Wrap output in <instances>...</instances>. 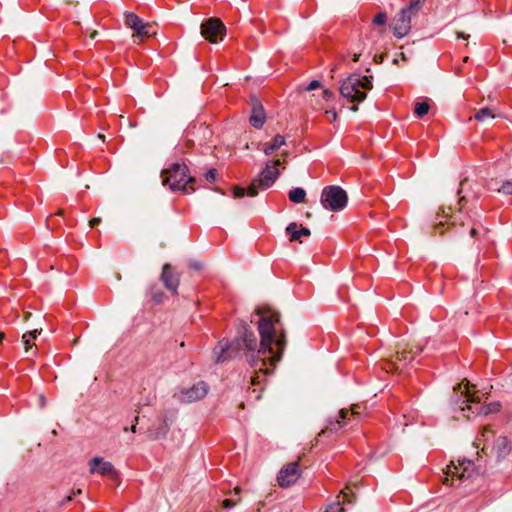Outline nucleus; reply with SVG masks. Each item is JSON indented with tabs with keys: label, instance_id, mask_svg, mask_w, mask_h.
Returning <instances> with one entry per match:
<instances>
[{
	"label": "nucleus",
	"instance_id": "1",
	"mask_svg": "<svg viewBox=\"0 0 512 512\" xmlns=\"http://www.w3.org/2000/svg\"><path fill=\"white\" fill-rule=\"evenodd\" d=\"M258 332L260 341L249 325L242 321L238 327V337L232 342L221 340L214 350L217 363L232 357L234 352L238 354L243 351L246 361L254 368L251 377L254 385L261 383L272 372L287 346L286 331L280 327V315L277 312L260 316Z\"/></svg>",
	"mask_w": 512,
	"mask_h": 512
},
{
	"label": "nucleus",
	"instance_id": "2",
	"mask_svg": "<svg viewBox=\"0 0 512 512\" xmlns=\"http://www.w3.org/2000/svg\"><path fill=\"white\" fill-rule=\"evenodd\" d=\"M465 200V197L459 199V204L461 205L459 211L455 214L446 213L444 209H442L443 215L439 214L436 216L434 221V230L435 233L443 234V231L440 230L444 225H449L455 229V232L458 234H463L465 232V227H467V231L472 238H476L478 235L477 222L471 218V216L466 215L462 212V202Z\"/></svg>",
	"mask_w": 512,
	"mask_h": 512
},
{
	"label": "nucleus",
	"instance_id": "3",
	"mask_svg": "<svg viewBox=\"0 0 512 512\" xmlns=\"http://www.w3.org/2000/svg\"><path fill=\"white\" fill-rule=\"evenodd\" d=\"M188 172V167L184 163H172L162 171V183L172 191L193 192L194 188L189 185L194 183L195 179L189 176Z\"/></svg>",
	"mask_w": 512,
	"mask_h": 512
},
{
	"label": "nucleus",
	"instance_id": "4",
	"mask_svg": "<svg viewBox=\"0 0 512 512\" xmlns=\"http://www.w3.org/2000/svg\"><path fill=\"white\" fill-rule=\"evenodd\" d=\"M372 88V76L352 74L342 82L340 94L350 102L358 104L367 97L366 92L362 90H371Z\"/></svg>",
	"mask_w": 512,
	"mask_h": 512
},
{
	"label": "nucleus",
	"instance_id": "5",
	"mask_svg": "<svg viewBox=\"0 0 512 512\" xmlns=\"http://www.w3.org/2000/svg\"><path fill=\"white\" fill-rule=\"evenodd\" d=\"M425 0H410L409 4L397 13L390 24L397 38L405 37L411 30L412 19L415 18Z\"/></svg>",
	"mask_w": 512,
	"mask_h": 512
},
{
	"label": "nucleus",
	"instance_id": "6",
	"mask_svg": "<svg viewBox=\"0 0 512 512\" xmlns=\"http://www.w3.org/2000/svg\"><path fill=\"white\" fill-rule=\"evenodd\" d=\"M459 391L455 393L453 404L455 409L463 412L465 417L471 414H483L484 405L481 404L480 396L475 392L472 393L469 389V382L467 381L462 390V384L458 385Z\"/></svg>",
	"mask_w": 512,
	"mask_h": 512
},
{
	"label": "nucleus",
	"instance_id": "7",
	"mask_svg": "<svg viewBox=\"0 0 512 512\" xmlns=\"http://www.w3.org/2000/svg\"><path fill=\"white\" fill-rule=\"evenodd\" d=\"M279 165H281V160L279 159L266 162L259 176L253 179L249 185L247 195L255 197L258 195L259 190L270 188L280 176V171L277 168Z\"/></svg>",
	"mask_w": 512,
	"mask_h": 512
},
{
	"label": "nucleus",
	"instance_id": "8",
	"mask_svg": "<svg viewBox=\"0 0 512 512\" xmlns=\"http://www.w3.org/2000/svg\"><path fill=\"white\" fill-rule=\"evenodd\" d=\"M320 202L325 209L337 212L347 206L348 195L340 186L330 185L323 188Z\"/></svg>",
	"mask_w": 512,
	"mask_h": 512
},
{
	"label": "nucleus",
	"instance_id": "9",
	"mask_svg": "<svg viewBox=\"0 0 512 512\" xmlns=\"http://www.w3.org/2000/svg\"><path fill=\"white\" fill-rule=\"evenodd\" d=\"M359 408V405H353L350 410L341 409L336 417H331L327 420V426L321 430L318 436H328L331 433L337 432L341 428L345 427L352 420L356 418L358 419L360 415Z\"/></svg>",
	"mask_w": 512,
	"mask_h": 512
},
{
	"label": "nucleus",
	"instance_id": "10",
	"mask_svg": "<svg viewBox=\"0 0 512 512\" xmlns=\"http://www.w3.org/2000/svg\"><path fill=\"white\" fill-rule=\"evenodd\" d=\"M225 31V25L218 18H210L201 25L202 36L212 43L221 40Z\"/></svg>",
	"mask_w": 512,
	"mask_h": 512
},
{
	"label": "nucleus",
	"instance_id": "11",
	"mask_svg": "<svg viewBox=\"0 0 512 512\" xmlns=\"http://www.w3.org/2000/svg\"><path fill=\"white\" fill-rule=\"evenodd\" d=\"M209 390V386L204 381H199L189 388H183L177 395V399L183 403H192L203 399Z\"/></svg>",
	"mask_w": 512,
	"mask_h": 512
},
{
	"label": "nucleus",
	"instance_id": "12",
	"mask_svg": "<svg viewBox=\"0 0 512 512\" xmlns=\"http://www.w3.org/2000/svg\"><path fill=\"white\" fill-rule=\"evenodd\" d=\"M301 475L299 463L297 461L285 465L277 476L280 487H289L293 485Z\"/></svg>",
	"mask_w": 512,
	"mask_h": 512
},
{
	"label": "nucleus",
	"instance_id": "13",
	"mask_svg": "<svg viewBox=\"0 0 512 512\" xmlns=\"http://www.w3.org/2000/svg\"><path fill=\"white\" fill-rule=\"evenodd\" d=\"M160 280L164 287L171 292L172 295L178 294V287L180 283V274L177 273L171 264L165 263L162 266Z\"/></svg>",
	"mask_w": 512,
	"mask_h": 512
},
{
	"label": "nucleus",
	"instance_id": "14",
	"mask_svg": "<svg viewBox=\"0 0 512 512\" xmlns=\"http://www.w3.org/2000/svg\"><path fill=\"white\" fill-rule=\"evenodd\" d=\"M90 473H98L102 476H107L113 480L118 479V473L115 470L113 464L109 461H105L102 457H93L89 462Z\"/></svg>",
	"mask_w": 512,
	"mask_h": 512
},
{
	"label": "nucleus",
	"instance_id": "15",
	"mask_svg": "<svg viewBox=\"0 0 512 512\" xmlns=\"http://www.w3.org/2000/svg\"><path fill=\"white\" fill-rule=\"evenodd\" d=\"M422 351L421 348H417L415 351L413 349L406 350L403 349L402 351H397L396 355L393 357L392 360H390L387 363V366L385 367L387 370H401L403 367L410 364L415 355L420 353Z\"/></svg>",
	"mask_w": 512,
	"mask_h": 512
},
{
	"label": "nucleus",
	"instance_id": "16",
	"mask_svg": "<svg viewBox=\"0 0 512 512\" xmlns=\"http://www.w3.org/2000/svg\"><path fill=\"white\" fill-rule=\"evenodd\" d=\"M266 121V113L261 101L256 98H251V116L249 118L250 124L256 128L260 129L263 127Z\"/></svg>",
	"mask_w": 512,
	"mask_h": 512
},
{
	"label": "nucleus",
	"instance_id": "17",
	"mask_svg": "<svg viewBox=\"0 0 512 512\" xmlns=\"http://www.w3.org/2000/svg\"><path fill=\"white\" fill-rule=\"evenodd\" d=\"M170 425L171 422L169 421L167 415H164L159 422L153 423L149 428L148 437L152 440H158L166 437L170 429Z\"/></svg>",
	"mask_w": 512,
	"mask_h": 512
},
{
	"label": "nucleus",
	"instance_id": "18",
	"mask_svg": "<svg viewBox=\"0 0 512 512\" xmlns=\"http://www.w3.org/2000/svg\"><path fill=\"white\" fill-rule=\"evenodd\" d=\"M493 449L498 459L505 458L511 451L512 446L510 441L505 436H500L496 439Z\"/></svg>",
	"mask_w": 512,
	"mask_h": 512
},
{
	"label": "nucleus",
	"instance_id": "19",
	"mask_svg": "<svg viewBox=\"0 0 512 512\" xmlns=\"http://www.w3.org/2000/svg\"><path fill=\"white\" fill-rule=\"evenodd\" d=\"M286 233L289 235L290 241H299V242H301L302 236L308 237L311 235L310 229H308L306 227H301L300 229H298V225L295 222L290 223L286 227Z\"/></svg>",
	"mask_w": 512,
	"mask_h": 512
},
{
	"label": "nucleus",
	"instance_id": "20",
	"mask_svg": "<svg viewBox=\"0 0 512 512\" xmlns=\"http://www.w3.org/2000/svg\"><path fill=\"white\" fill-rule=\"evenodd\" d=\"M133 37L139 39L140 41L144 40L145 38H149L152 35L156 34V31L154 29V26L150 23H144L141 21L135 28H134Z\"/></svg>",
	"mask_w": 512,
	"mask_h": 512
},
{
	"label": "nucleus",
	"instance_id": "21",
	"mask_svg": "<svg viewBox=\"0 0 512 512\" xmlns=\"http://www.w3.org/2000/svg\"><path fill=\"white\" fill-rule=\"evenodd\" d=\"M350 496L346 494L344 491L341 492V495L337 496V501L329 504L326 507L324 512H344L343 503L347 499L348 502L352 503L354 500L349 498Z\"/></svg>",
	"mask_w": 512,
	"mask_h": 512
},
{
	"label": "nucleus",
	"instance_id": "22",
	"mask_svg": "<svg viewBox=\"0 0 512 512\" xmlns=\"http://www.w3.org/2000/svg\"><path fill=\"white\" fill-rule=\"evenodd\" d=\"M463 461H459V463L456 465L453 462L447 466L446 469V477L444 480V484L446 485H454V481L457 478V475H453V471L461 472L463 471Z\"/></svg>",
	"mask_w": 512,
	"mask_h": 512
},
{
	"label": "nucleus",
	"instance_id": "23",
	"mask_svg": "<svg viewBox=\"0 0 512 512\" xmlns=\"http://www.w3.org/2000/svg\"><path fill=\"white\" fill-rule=\"evenodd\" d=\"M286 141H285V137L280 135V134H277L271 143L269 144H265L264 148H263V152L265 155H271L275 150L281 148L283 145H285Z\"/></svg>",
	"mask_w": 512,
	"mask_h": 512
},
{
	"label": "nucleus",
	"instance_id": "24",
	"mask_svg": "<svg viewBox=\"0 0 512 512\" xmlns=\"http://www.w3.org/2000/svg\"><path fill=\"white\" fill-rule=\"evenodd\" d=\"M463 471L457 472L453 471V475H457V479L460 481H464L466 479H470L474 474V463L470 460H463Z\"/></svg>",
	"mask_w": 512,
	"mask_h": 512
},
{
	"label": "nucleus",
	"instance_id": "25",
	"mask_svg": "<svg viewBox=\"0 0 512 512\" xmlns=\"http://www.w3.org/2000/svg\"><path fill=\"white\" fill-rule=\"evenodd\" d=\"M288 197L293 203H303L306 198V191L303 188L297 187L289 191Z\"/></svg>",
	"mask_w": 512,
	"mask_h": 512
},
{
	"label": "nucleus",
	"instance_id": "26",
	"mask_svg": "<svg viewBox=\"0 0 512 512\" xmlns=\"http://www.w3.org/2000/svg\"><path fill=\"white\" fill-rule=\"evenodd\" d=\"M149 295L151 297V300L155 304L162 303L164 298H165L164 292L159 287H157V285H151L150 286V288H149Z\"/></svg>",
	"mask_w": 512,
	"mask_h": 512
},
{
	"label": "nucleus",
	"instance_id": "27",
	"mask_svg": "<svg viewBox=\"0 0 512 512\" xmlns=\"http://www.w3.org/2000/svg\"><path fill=\"white\" fill-rule=\"evenodd\" d=\"M40 331H41V329L40 330L34 329L32 331H29V332L23 334L22 341H23V344L25 345L26 352H28L29 349L33 346L32 340L37 337V334H39Z\"/></svg>",
	"mask_w": 512,
	"mask_h": 512
},
{
	"label": "nucleus",
	"instance_id": "28",
	"mask_svg": "<svg viewBox=\"0 0 512 512\" xmlns=\"http://www.w3.org/2000/svg\"><path fill=\"white\" fill-rule=\"evenodd\" d=\"M142 21L136 14L132 12L125 13V25L132 30Z\"/></svg>",
	"mask_w": 512,
	"mask_h": 512
},
{
	"label": "nucleus",
	"instance_id": "29",
	"mask_svg": "<svg viewBox=\"0 0 512 512\" xmlns=\"http://www.w3.org/2000/svg\"><path fill=\"white\" fill-rule=\"evenodd\" d=\"M474 117L477 121L483 122L488 118H495V115L492 113V110L490 108L484 107L479 109Z\"/></svg>",
	"mask_w": 512,
	"mask_h": 512
},
{
	"label": "nucleus",
	"instance_id": "30",
	"mask_svg": "<svg viewBox=\"0 0 512 512\" xmlns=\"http://www.w3.org/2000/svg\"><path fill=\"white\" fill-rule=\"evenodd\" d=\"M429 109H430V106H429L428 102H426V101L417 102L415 104L414 113L418 117H423V116H425L429 112Z\"/></svg>",
	"mask_w": 512,
	"mask_h": 512
},
{
	"label": "nucleus",
	"instance_id": "31",
	"mask_svg": "<svg viewBox=\"0 0 512 512\" xmlns=\"http://www.w3.org/2000/svg\"><path fill=\"white\" fill-rule=\"evenodd\" d=\"M494 437V431L489 427H484L480 433V436L477 438V441L483 442L484 445Z\"/></svg>",
	"mask_w": 512,
	"mask_h": 512
},
{
	"label": "nucleus",
	"instance_id": "32",
	"mask_svg": "<svg viewBox=\"0 0 512 512\" xmlns=\"http://www.w3.org/2000/svg\"><path fill=\"white\" fill-rule=\"evenodd\" d=\"M483 415H488L490 413H496L500 410L501 405L498 402L490 403L488 405H484Z\"/></svg>",
	"mask_w": 512,
	"mask_h": 512
},
{
	"label": "nucleus",
	"instance_id": "33",
	"mask_svg": "<svg viewBox=\"0 0 512 512\" xmlns=\"http://www.w3.org/2000/svg\"><path fill=\"white\" fill-rule=\"evenodd\" d=\"M386 21H387V15L383 12H380L378 13L374 18H373V24L374 25H378V26H383L386 24Z\"/></svg>",
	"mask_w": 512,
	"mask_h": 512
},
{
	"label": "nucleus",
	"instance_id": "34",
	"mask_svg": "<svg viewBox=\"0 0 512 512\" xmlns=\"http://www.w3.org/2000/svg\"><path fill=\"white\" fill-rule=\"evenodd\" d=\"M499 191L503 192L504 194H507V195H512V182L511 181L503 182Z\"/></svg>",
	"mask_w": 512,
	"mask_h": 512
},
{
	"label": "nucleus",
	"instance_id": "35",
	"mask_svg": "<svg viewBox=\"0 0 512 512\" xmlns=\"http://www.w3.org/2000/svg\"><path fill=\"white\" fill-rule=\"evenodd\" d=\"M81 493H82V490H81V489L73 490V492H72V494H71V495H68L67 497H65V498L60 502V505H64L65 503L70 502L71 500H73V498H74L76 495H80Z\"/></svg>",
	"mask_w": 512,
	"mask_h": 512
},
{
	"label": "nucleus",
	"instance_id": "36",
	"mask_svg": "<svg viewBox=\"0 0 512 512\" xmlns=\"http://www.w3.org/2000/svg\"><path fill=\"white\" fill-rule=\"evenodd\" d=\"M239 501H240V499H237V500L225 499L222 502V506L225 509H230V508L234 507Z\"/></svg>",
	"mask_w": 512,
	"mask_h": 512
},
{
	"label": "nucleus",
	"instance_id": "37",
	"mask_svg": "<svg viewBox=\"0 0 512 512\" xmlns=\"http://www.w3.org/2000/svg\"><path fill=\"white\" fill-rule=\"evenodd\" d=\"M216 176H217V170L214 168L208 170L207 173L205 174V178L209 182L215 181Z\"/></svg>",
	"mask_w": 512,
	"mask_h": 512
},
{
	"label": "nucleus",
	"instance_id": "38",
	"mask_svg": "<svg viewBox=\"0 0 512 512\" xmlns=\"http://www.w3.org/2000/svg\"><path fill=\"white\" fill-rule=\"evenodd\" d=\"M321 87V83L318 80L311 81L306 87V91H312Z\"/></svg>",
	"mask_w": 512,
	"mask_h": 512
},
{
	"label": "nucleus",
	"instance_id": "39",
	"mask_svg": "<svg viewBox=\"0 0 512 512\" xmlns=\"http://www.w3.org/2000/svg\"><path fill=\"white\" fill-rule=\"evenodd\" d=\"M246 194L245 189L241 187H234L233 188V195L235 198H242Z\"/></svg>",
	"mask_w": 512,
	"mask_h": 512
},
{
	"label": "nucleus",
	"instance_id": "40",
	"mask_svg": "<svg viewBox=\"0 0 512 512\" xmlns=\"http://www.w3.org/2000/svg\"><path fill=\"white\" fill-rule=\"evenodd\" d=\"M334 96L333 92L331 90H328V89H325L323 92H322V97L324 100L326 101H329L330 99H332Z\"/></svg>",
	"mask_w": 512,
	"mask_h": 512
},
{
	"label": "nucleus",
	"instance_id": "41",
	"mask_svg": "<svg viewBox=\"0 0 512 512\" xmlns=\"http://www.w3.org/2000/svg\"><path fill=\"white\" fill-rule=\"evenodd\" d=\"M138 420H139V416L136 415L135 418H134V424L130 427V429H128L127 427L124 428L125 431H128L130 430L131 432L133 433H136L137 431V423H138Z\"/></svg>",
	"mask_w": 512,
	"mask_h": 512
},
{
	"label": "nucleus",
	"instance_id": "42",
	"mask_svg": "<svg viewBox=\"0 0 512 512\" xmlns=\"http://www.w3.org/2000/svg\"><path fill=\"white\" fill-rule=\"evenodd\" d=\"M101 223V218L99 217H95V218H92L90 221H89V225L91 228L97 226L98 224Z\"/></svg>",
	"mask_w": 512,
	"mask_h": 512
},
{
	"label": "nucleus",
	"instance_id": "43",
	"mask_svg": "<svg viewBox=\"0 0 512 512\" xmlns=\"http://www.w3.org/2000/svg\"><path fill=\"white\" fill-rule=\"evenodd\" d=\"M326 114L330 115V121H335L337 119V112L334 109L326 110Z\"/></svg>",
	"mask_w": 512,
	"mask_h": 512
},
{
	"label": "nucleus",
	"instance_id": "44",
	"mask_svg": "<svg viewBox=\"0 0 512 512\" xmlns=\"http://www.w3.org/2000/svg\"><path fill=\"white\" fill-rule=\"evenodd\" d=\"M190 267H191L192 269L199 270V269H201V264H200V263H198V262H191V263H190Z\"/></svg>",
	"mask_w": 512,
	"mask_h": 512
},
{
	"label": "nucleus",
	"instance_id": "45",
	"mask_svg": "<svg viewBox=\"0 0 512 512\" xmlns=\"http://www.w3.org/2000/svg\"><path fill=\"white\" fill-rule=\"evenodd\" d=\"M457 38H461V39L467 40L469 38V35L465 34L463 32H457Z\"/></svg>",
	"mask_w": 512,
	"mask_h": 512
},
{
	"label": "nucleus",
	"instance_id": "46",
	"mask_svg": "<svg viewBox=\"0 0 512 512\" xmlns=\"http://www.w3.org/2000/svg\"><path fill=\"white\" fill-rule=\"evenodd\" d=\"M97 35H98V32H97V31H92V32L90 33L89 37H90V39H92V40H93V39H95V38H96V36H97Z\"/></svg>",
	"mask_w": 512,
	"mask_h": 512
},
{
	"label": "nucleus",
	"instance_id": "47",
	"mask_svg": "<svg viewBox=\"0 0 512 512\" xmlns=\"http://www.w3.org/2000/svg\"><path fill=\"white\" fill-rule=\"evenodd\" d=\"M359 58H360V54H357V53H356V54H354V56H353V61H354V62H357V61H359Z\"/></svg>",
	"mask_w": 512,
	"mask_h": 512
},
{
	"label": "nucleus",
	"instance_id": "48",
	"mask_svg": "<svg viewBox=\"0 0 512 512\" xmlns=\"http://www.w3.org/2000/svg\"><path fill=\"white\" fill-rule=\"evenodd\" d=\"M5 338V334L3 332H0V344L3 342Z\"/></svg>",
	"mask_w": 512,
	"mask_h": 512
},
{
	"label": "nucleus",
	"instance_id": "49",
	"mask_svg": "<svg viewBox=\"0 0 512 512\" xmlns=\"http://www.w3.org/2000/svg\"><path fill=\"white\" fill-rule=\"evenodd\" d=\"M350 109H351L353 112H356V111H358V106H357V105H353Z\"/></svg>",
	"mask_w": 512,
	"mask_h": 512
},
{
	"label": "nucleus",
	"instance_id": "50",
	"mask_svg": "<svg viewBox=\"0 0 512 512\" xmlns=\"http://www.w3.org/2000/svg\"><path fill=\"white\" fill-rule=\"evenodd\" d=\"M240 491H241V489H240L239 487H236V488L234 489V492H235V494H237V495L240 493Z\"/></svg>",
	"mask_w": 512,
	"mask_h": 512
},
{
	"label": "nucleus",
	"instance_id": "51",
	"mask_svg": "<svg viewBox=\"0 0 512 512\" xmlns=\"http://www.w3.org/2000/svg\"><path fill=\"white\" fill-rule=\"evenodd\" d=\"M98 137L103 139V138H104V135L99 134V135H98Z\"/></svg>",
	"mask_w": 512,
	"mask_h": 512
}]
</instances>
